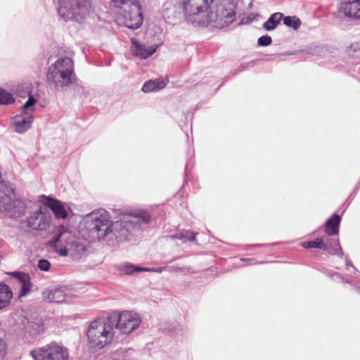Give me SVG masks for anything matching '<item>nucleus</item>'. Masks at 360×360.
<instances>
[{
  "mask_svg": "<svg viewBox=\"0 0 360 360\" xmlns=\"http://www.w3.org/2000/svg\"><path fill=\"white\" fill-rule=\"evenodd\" d=\"M151 216L145 210L134 211L124 214L119 221H111L110 213L104 209H98L88 214L85 219V227L93 241L117 240L118 242L128 240L142 224L150 221Z\"/></svg>",
  "mask_w": 360,
  "mask_h": 360,
  "instance_id": "nucleus-1",
  "label": "nucleus"
},
{
  "mask_svg": "<svg viewBox=\"0 0 360 360\" xmlns=\"http://www.w3.org/2000/svg\"><path fill=\"white\" fill-rule=\"evenodd\" d=\"M50 244L60 256H69L76 262L83 260L89 253L87 241L72 235L63 226L58 228Z\"/></svg>",
  "mask_w": 360,
  "mask_h": 360,
  "instance_id": "nucleus-2",
  "label": "nucleus"
},
{
  "mask_svg": "<svg viewBox=\"0 0 360 360\" xmlns=\"http://www.w3.org/2000/svg\"><path fill=\"white\" fill-rule=\"evenodd\" d=\"M46 78L49 85L56 91H63L74 84L76 75L73 60L69 56H58L49 67Z\"/></svg>",
  "mask_w": 360,
  "mask_h": 360,
  "instance_id": "nucleus-3",
  "label": "nucleus"
},
{
  "mask_svg": "<svg viewBox=\"0 0 360 360\" xmlns=\"http://www.w3.org/2000/svg\"><path fill=\"white\" fill-rule=\"evenodd\" d=\"M113 335L108 316L106 319L101 318L92 321L86 334L89 345L93 348H103L111 342Z\"/></svg>",
  "mask_w": 360,
  "mask_h": 360,
  "instance_id": "nucleus-4",
  "label": "nucleus"
},
{
  "mask_svg": "<svg viewBox=\"0 0 360 360\" xmlns=\"http://www.w3.org/2000/svg\"><path fill=\"white\" fill-rule=\"evenodd\" d=\"M108 317L113 330L117 329L123 334H129L136 330L141 322V316L132 311H112Z\"/></svg>",
  "mask_w": 360,
  "mask_h": 360,
  "instance_id": "nucleus-5",
  "label": "nucleus"
},
{
  "mask_svg": "<svg viewBox=\"0 0 360 360\" xmlns=\"http://www.w3.org/2000/svg\"><path fill=\"white\" fill-rule=\"evenodd\" d=\"M236 4L235 0H211L210 3V16L206 22H233L236 17Z\"/></svg>",
  "mask_w": 360,
  "mask_h": 360,
  "instance_id": "nucleus-6",
  "label": "nucleus"
},
{
  "mask_svg": "<svg viewBox=\"0 0 360 360\" xmlns=\"http://www.w3.org/2000/svg\"><path fill=\"white\" fill-rule=\"evenodd\" d=\"M30 355L34 360H69V349L61 343L52 341L32 350Z\"/></svg>",
  "mask_w": 360,
  "mask_h": 360,
  "instance_id": "nucleus-7",
  "label": "nucleus"
},
{
  "mask_svg": "<svg viewBox=\"0 0 360 360\" xmlns=\"http://www.w3.org/2000/svg\"><path fill=\"white\" fill-rule=\"evenodd\" d=\"M183 6L186 19L191 22H206L210 16L208 0H184Z\"/></svg>",
  "mask_w": 360,
  "mask_h": 360,
  "instance_id": "nucleus-8",
  "label": "nucleus"
},
{
  "mask_svg": "<svg viewBox=\"0 0 360 360\" xmlns=\"http://www.w3.org/2000/svg\"><path fill=\"white\" fill-rule=\"evenodd\" d=\"M50 219L49 213L41 207L30 212L28 217L22 223L26 224L27 227L34 231H45L49 226Z\"/></svg>",
  "mask_w": 360,
  "mask_h": 360,
  "instance_id": "nucleus-9",
  "label": "nucleus"
},
{
  "mask_svg": "<svg viewBox=\"0 0 360 360\" xmlns=\"http://www.w3.org/2000/svg\"><path fill=\"white\" fill-rule=\"evenodd\" d=\"M111 4L117 8L129 13V20L142 22L143 18L141 11V6L138 0H110Z\"/></svg>",
  "mask_w": 360,
  "mask_h": 360,
  "instance_id": "nucleus-10",
  "label": "nucleus"
},
{
  "mask_svg": "<svg viewBox=\"0 0 360 360\" xmlns=\"http://www.w3.org/2000/svg\"><path fill=\"white\" fill-rule=\"evenodd\" d=\"M40 202L50 208L56 219H65L68 217V212L63 203L59 200L42 195L40 196Z\"/></svg>",
  "mask_w": 360,
  "mask_h": 360,
  "instance_id": "nucleus-11",
  "label": "nucleus"
},
{
  "mask_svg": "<svg viewBox=\"0 0 360 360\" xmlns=\"http://www.w3.org/2000/svg\"><path fill=\"white\" fill-rule=\"evenodd\" d=\"M34 121V117L28 112H22L11 119V126L14 131L24 134L30 129Z\"/></svg>",
  "mask_w": 360,
  "mask_h": 360,
  "instance_id": "nucleus-12",
  "label": "nucleus"
},
{
  "mask_svg": "<svg viewBox=\"0 0 360 360\" xmlns=\"http://www.w3.org/2000/svg\"><path fill=\"white\" fill-rule=\"evenodd\" d=\"M340 12L351 20H360V0H342Z\"/></svg>",
  "mask_w": 360,
  "mask_h": 360,
  "instance_id": "nucleus-13",
  "label": "nucleus"
},
{
  "mask_svg": "<svg viewBox=\"0 0 360 360\" xmlns=\"http://www.w3.org/2000/svg\"><path fill=\"white\" fill-rule=\"evenodd\" d=\"M66 290L64 286L49 288L43 292V299L49 302H63L68 298Z\"/></svg>",
  "mask_w": 360,
  "mask_h": 360,
  "instance_id": "nucleus-14",
  "label": "nucleus"
},
{
  "mask_svg": "<svg viewBox=\"0 0 360 360\" xmlns=\"http://www.w3.org/2000/svg\"><path fill=\"white\" fill-rule=\"evenodd\" d=\"M131 41V51L133 55L140 59H146L153 55L158 45L146 46L145 44L139 43L136 39L133 38Z\"/></svg>",
  "mask_w": 360,
  "mask_h": 360,
  "instance_id": "nucleus-15",
  "label": "nucleus"
},
{
  "mask_svg": "<svg viewBox=\"0 0 360 360\" xmlns=\"http://www.w3.org/2000/svg\"><path fill=\"white\" fill-rule=\"evenodd\" d=\"M11 275L14 277L20 285V290L19 292V297H24L30 292L32 283L31 278L28 274L14 271L11 273Z\"/></svg>",
  "mask_w": 360,
  "mask_h": 360,
  "instance_id": "nucleus-16",
  "label": "nucleus"
},
{
  "mask_svg": "<svg viewBox=\"0 0 360 360\" xmlns=\"http://www.w3.org/2000/svg\"><path fill=\"white\" fill-rule=\"evenodd\" d=\"M58 14L65 21L77 20L75 15V8L70 0H58Z\"/></svg>",
  "mask_w": 360,
  "mask_h": 360,
  "instance_id": "nucleus-17",
  "label": "nucleus"
},
{
  "mask_svg": "<svg viewBox=\"0 0 360 360\" xmlns=\"http://www.w3.org/2000/svg\"><path fill=\"white\" fill-rule=\"evenodd\" d=\"M341 221L340 215L334 213L330 218H329L325 224V232L329 236L337 235L339 231V226Z\"/></svg>",
  "mask_w": 360,
  "mask_h": 360,
  "instance_id": "nucleus-18",
  "label": "nucleus"
},
{
  "mask_svg": "<svg viewBox=\"0 0 360 360\" xmlns=\"http://www.w3.org/2000/svg\"><path fill=\"white\" fill-rule=\"evenodd\" d=\"M167 85V82L162 78H157L155 79H150L146 81L141 90L144 93L155 92L163 89Z\"/></svg>",
  "mask_w": 360,
  "mask_h": 360,
  "instance_id": "nucleus-19",
  "label": "nucleus"
},
{
  "mask_svg": "<svg viewBox=\"0 0 360 360\" xmlns=\"http://www.w3.org/2000/svg\"><path fill=\"white\" fill-rule=\"evenodd\" d=\"M116 269L124 275H133L135 273L150 272V271L149 268L141 267L129 262L117 265Z\"/></svg>",
  "mask_w": 360,
  "mask_h": 360,
  "instance_id": "nucleus-20",
  "label": "nucleus"
},
{
  "mask_svg": "<svg viewBox=\"0 0 360 360\" xmlns=\"http://www.w3.org/2000/svg\"><path fill=\"white\" fill-rule=\"evenodd\" d=\"M25 333L29 334L32 338H35L44 331V325L41 321H28L25 326Z\"/></svg>",
  "mask_w": 360,
  "mask_h": 360,
  "instance_id": "nucleus-21",
  "label": "nucleus"
},
{
  "mask_svg": "<svg viewBox=\"0 0 360 360\" xmlns=\"http://www.w3.org/2000/svg\"><path fill=\"white\" fill-rule=\"evenodd\" d=\"M13 292L6 284L0 283V309L5 307L11 301Z\"/></svg>",
  "mask_w": 360,
  "mask_h": 360,
  "instance_id": "nucleus-22",
  "label": "nucleus"
},
{
  "mask_svg": "<svg viewBox=\"0 0 360 360\" xmlns=\"http://www.w3.org/2000/svg\"><path fill=\"white\" fill-rule=\"evenodd\" d=\"M282 20L283 22H301L300 19L296 15L284 17L283 14L279 12L271 15L264 22H281Z\"/></svg>",
  "mask_w": 360,
  "mask_h": 360,
  "instance_id": "nucleus-23",
  "label": "nucleus"
},
{
  "mask_svg": "<svg viewBox=\"0 0 360 360\" xmlns=\"http://www.w3.org/2000/svg\"><path fill=\"white\" fill-rule=\"evenodd\" d=\"M301 245L306 249L318 248L323 250H330V245L328 243H325L321 238H318L314 240L303 242Z\"/></svg>",
  "mask_w": 360,
  "mask_h": 360,
  "instance_id": "nucleus-24",
  "label": "nucleus"
},
{
  "mask_svg": "<svg viewBox=\"0 0 360 360\" xmlns=\"http://www.w3.org/2000/svg\"><path fill=\"white\" fill-rule=\"evenodd\" d=\"M197 234L198 233H194L189 230H184L174 235L170 236L169 238L180 240L182 243H186L188 241H195Z\"/></svg>",
  "mask_w": 360,
  "mask_h": 360,
  "instance_id": "nucleus-25",
  "label": "nucleus"
},
{
  "mask_svg": "<svg viewBox=\"0 0 360 360\" xmlns=\"http://www.w3.org/2000/svg\"><path fill=\"white\" fill-rule=\"evenodd\" d=\"M15 102L13 96L3 89H0V105H9Z\"/></svg>",
  "mask_w": 360,
  "mask_h": 360,
  "instance_id": "nucleus-26",
  "label": "nucleus"
},
{
  "mask_svg": "<svg viewBox=\"0 0 360 360\" xmlns=\"http://www.w3.org/2000/svg\"><path fill=\"white\" fill-rule=\"evenodd\" d=\"M335 244V247H333L332 245V242L327 241L326 243H328L330 245V250H327L329 252L330 255H337L338 257H342L344 256V252L340 246V242L338 239H335L334 241Z\"/></svg>",
  "mask_w": 360,
  "mask_h": 360,
  "instance_id": "nucleus-27",
  "label": "nucleus"
},
{
  "mask_svg": "<svg viewBox=\"0 0 360 360\" xmlns=\"http://www.w3.org/2000/svg\"><path fill=\"white\" fill-rule=\"evenodd\" d=\"M347 54L353 58H360V41L354 42L347 49Z\"/></svg>",
  "mask_w": 360,
  "mask_h": 360,
  "instance_id": "nucleus-28",
  "label": "nucleus"
},
{
  "mask_svg": "<svg viewBox=\"0 0 360 360\" xmlns=\"http://www.w3.org/2000/svg\"><path fill=\"white\" fill-rule=\"evenodd\" d=\"M29 98L26 103L22 107V112H27V110L34 111L33 106L37 102L36 98L32 95L31 92H28Z\"/></svg>",
  "mask_w": 360,
  "mask_h": 360,
  "instance_id": "nucleus-29",
  "label": "nucleus"
},
{
  "mask_svg": "<svg viewBox=\"0 0 360 360\" xmlns=\"http://www.w3.org/2000/svg\"><path fill=\"white\" fill-rule=\"evenodd\" d=\"M169 333L174 338L178 339L179 337H182L184 330L180 325L175 323L171 328H169Z\"/></svg>",
  "mask_w": 360,
  "mask_h": 360,
  "instance_id": "nucleus-30",
  "label": "nucleus"
},
{
  "mask_svg": "<svg viewBox=\"0 0 360 360\" xmlns=\"http://www.w3.org/2000/svg\"><path fill=\"white\" fill-rule=\"evenodd\" d=\"M272 43L271 37L269 35H263L257 40V44L259 46H267Z\"/></svg>",
  "mask_w": 360,
  "mask_h": 360,
  "instance_id": "nucleus-31",
  "label": "nucleus"
},
{
  "mask_svg": "<svg viewBox=\"0 0 360 360\" xmlns=\"http://www.w3.org/2000/svg\"><path fill=\"white\" fill-rule=\"evenodd\" d=\"M37 266L41 271H47L50 269L51 264L47 259H40L38 261Z\"/></svg>",
  "mask_w": 360,
  "mask_h": 360,
  "instance_id": "nucleus-32",
  "label": "nucleus"
},
{
  "mask_svg": "<svg viewBox=\"0 0 360 360\" xmlns=\"http://www.w3.org/2000/svg\"><path fill=\"white\" fill-rule=\"evenodd\" d=\"M264 18H262V15L257 14V13H250L248 16V22H252L253 21H261V20H263Z\"/></svg>",
  "mask_w": 360,
  "mask_h": 360,
  "instance_id": "nucleus-33",
  "label": "nucleus"
},
{
  "mask_svg": "<svg viewBox=\"0 0 360 360\" xmlns=\"http://www.w3.org/2000/svg\"><path fill=\"white\" fill-rule=\"evenodd\" d=\"M198 25H202V27H205L206 28H208V29H214V28H217V29H224L225 27H226L224 24H218V25H216L214 26V24H209V23H207V24H198Z\"/></svg>",
  "mask_w": 360,
  "mask_h": 360,
  "instance_id": "nucleus-34",
  "label": "nucleus"
},
{
  "mask_svg": "<svg viewBox=\"0 0 360 360\" xmlns=\"http://www.w3.org/2000/svg\"><path fill=\"white\" fill-rule=\"evenodd\" d=\"M6 353V343L4 340L0 338V358H2Z\"/></svg>",
  "mask_w": 360,
  "mask_h": 360,
  "instance_id": "nucleus-35",
  "label": "nucleus"
},
{
  "mask_svg": "<svg viewBox=\"0 0 360 360\" xmlns=\"http://www.w3.org/2000/svg\"><path fill=\"white\" fill-rule=\"evenodd\" d=\"M345 266H346V269L347 270H349V267H352L355 272L358 271L357 269L352 264V262L349 260V259L347 257L345 258Z\"/></svg>",
  "mask_w": 360,
  "mask_h": 360,
  "instance_id": "nucleus-36",
  "label": "nucleus"
},
{
  "mask_svg": "<svg viewBox=\"0 0 360 360\" xmlns=\"http://www.w3.org/2000/svg\"><path fill=\"white\" fill-rule=\"evenodd\" d=\"M279 24H263L264 28L267 31L275 30Z\"/></svg>",
  "mask_w": 360,
  "mask_h": 360,
  "instance_id": "nucleus-37",
  "label": "nucleus"
},
{
  "mask_svg": "<svg viewBox=\"0 0 360 360\" xmlns=\"http://www.w3.org/2000/svg\"><path fill=\"white\" fill-rule=\"evenodd\" d=\"M240 260L243 261V262H248L249 265H252V264L259 263V262H257L255 258L240 259ZM260 263H263V262H261Z\"/></svg>",
  "mask_w": 360,
  "mask_h": 360,
  "instance_id": "nucleus-38",
  "label": "nucleus"
},
{
  "mask_svg": "<svg viewBox=\"0 0 360 360\" xmlns=\"http://www.w3.org/2000/svg\"><path fill=\"white\" fill-rule=\"evenodd\" d=\"M185 268L184 267H178V266H171L167 268L169 272L172 271H182L184 270Z\"/></svg>",
  "mask_w": 360,
  "mask_h": 360,
  "instance_id": "nucleus-39",
  "label": "nucleus"
},
{
  "mask_svg": "<svg viewBox=\"0 0 360 360\" xmlns=\"http://www.w3.org/2000/svg\"><path fill=\"white\" fill-rule=\"evenodd\" d=\"M252 64H253V61H252L250 63H242L239 67V70H240V71H243V70H246L247 68H248L250 65H252Z\"/></svg>",
  "mask_w": 360,
  "mask_h": 360,
  "instance_id": "nucleus-40",
  "label": "nucleus"
},
{
  "mask_svg": "<svg viewBox=\"0 0 360 360\" xmlns=\"http://www.w3.org/2000/svg\"><path fill=\"white\" fill-rule=\"evenodd\" d=\"M333 277H337L339 279H340L342 282H345V283H350L352 284V281H349V280H346L342 276H340L338 273H334L333 275H332Z\"/></svg>",
  "mask_w": 360,
  "mask_h": 360,
  "instance_id": "nucleus-41",
  "label": "nucleus"
},
{
  "mask_svg": "<svg viewBox=\"0 0 360 360\" xmlns=\"http://www.w3.org/2000/svg\"><path fill=\"white\" fill-rule=\"evenodd\" d=\"M141 25H142V24H130L129 25H127V24H125V26L127 27H128L132 30L139 29Z\"/></svg>",
  "mask_w": 360,
  "mask_h": 360,
  "instance_id": "nucleus-42",
  "label": "nucleus"
},
{
  "mask_svg": "<svg viewBox=\"0 0 360 360\" xmlns=\"http://www.w3.org/2000/svg\"><path fill=\"white\" fill-rule=\"evenodd\" d=\"M289 27H292L293 30H297L299 29L301 24H285Z\"/></svg>",
  "mask_w": 360,
  "mask_h": 360,
  "instance_id": "nucleus-43",
  "label": "nucleus"
},
{
  "mask_svg": "<svg viewBox=\"0 0 360 360\" xmlns=\"http://www.w3.org/2000/svg\"><path fill=\"white\" fill-rule=\"evenodd\" d=\"M167 267H158L157 269H150V271H154L158 273H161L164 269H166Z\"/></svg>",
  "mask_w": 360,
  "mask_h": 360,
  "instance_id": "nucleus-44",
  "label": "nucleus"
},
{
  "mask_svg": "<svg viewBox=\"0 0 360 360\" xmlns=\"http://www.w3.org/2000/svg\"><path fill=\"white\" fill-rule=\"evenodd\" d=\"M264 245H261V244H259V245H255L254 246H264Z\"/></svg>",
  "mask_w": 360,
  "mask_h": 360,
  "instance_id": "nucleus-45",
  "label": "nucleus"
},
{
  "mask_svg": "<svg viewBox=\"0 0 360 360\" xmlns=\"http://www.w3.org/2000/svg\"><path fill=\"white\" fill-rule=\"evenodd\" d=\"M356 287L360 290V286H356Z\"/></svg>",
  "mask_w": 360,
  "mask_h": 360,
  "instance_id": "nucleus-46",
  "label": "nucleus"
}]
</instances>
